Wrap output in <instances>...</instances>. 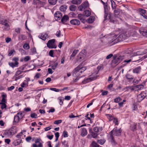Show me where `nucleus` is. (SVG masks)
<instances>
[{
  "instance_id": "nucleus-47",
  "label": "nucleus",
  "mask_w": 147,
  "mask_h": 147,
  "mask_svg": "<svg viewBox=\"0 0 147 147\" xmlns=\"http://www.w3.org/2000/svg\"><path fill=\"white\" fill-rule=\"evenodd\" d=\"M57 62L54 63V64L51 66V68L53 70H55L58 66Z\"/></svg>"
},
{
  "instance_id": "nucleus-42",
  "label": "nucleus",
  "mask_w": 147,
  "mask_h": 147,
  "mask_svg": "<svg viewBox=\"0 0 147 147\" xmlns=\"http://www.w3.org/2000/svg\"><path fill=\"white\" fill-rule=\"evenodd\" d=\"M110 141L112 144H115V142L114 140L113 137L112 135L111 134L110 137Z\"/></svg>"
},
{
  "instance_id": "nucleus-9",
  "label": "nucleus",
  "mask_w": 147,
  "mask_h": 147,
  "mask_svg": "<svg viewBox=\"0 0 147 147\" xmlns=\"http://www.w3.org/2000/svg\"><path fill=\"white\" fill-rule=\"evenodd\" d=\"M79 67H77L73 71L72 76L74 77H78L80 74V73L79 71Z\"/></svg>"
},
{
  "instance_id": "nucleus-31",
  "label": "nucleus",
  "mask_w": 147,
  "mask_h": 147,
  "mask_svg": "<svg viewBox=\"0 0 147 147\" xmlns=\"http://www.w3.org/2000/svg\"><path fill=\"white\" fill-rule=\"evenodd\" d=\"M144 87V86L142 84H140L138 85H136V90H140L142 89Z\"/></svg>"
},
{
  "instance_id": "nucleus-21",
  "label": "nucleus",
  "mask_w": 147,
  "mask_h": 147,
  "mask_svg": "<svg viewBox=\"0 0 147 147\" xmlns=\"http://www.w3.org/2000/svg\"><path fill=\"white\" fill-rule=\"evenodd\" d=\"M89 131L90 135L93 138H96L97 137V134L94 132L92 130L91 128H90L89 129Z\"/></svg>"
},
{
  "instance_id": "nucleus-2",
  "label": "nucleus",
  "mask_w": 147,
  "mask_h": 147,
  "mask_svg": "<svg viewBox=\"0 0 147 147\" xmlns=\"http://www.w3.org/2000/svg\"><path fill=\"white\" fill-rule=\"evenodd\" d=\"M24 116V115L22 112H20L18 113L14 117L13 122V124L14 125L18 123L20 120Z\"/></svg>"
},
{
  "instance_id": "nucleus-55",
  "label": "nucleus",
  "mask_w": 147,
  "mask_h": 147,
  "mask_svg": "<svg viewBox=\"0 0 147 147\" xmlns=\"http://www.w3.org/2000/svg\"><path fill=\"white\" fill-rule=\"evenodd\" d=\"M140 80H138L135 78L133 82V83L134 84H137L139 83L140 81Z\"/></svg>"
},
{
  "instance_id": "nucleus-48",
  "label": "nucleus",
  "mask_w": 147,
  "mask_h": 147,
  "mask_svg": "<svg viewBox=\"0 0 147 147\" xmlns=\"http://www.w3.org/2000/svg\"><path fill=\"white\" fill-rule=\"evenodd\" d=\"M92 147H99V145L96 142H93L91 144Z\"/></svg>"
},
{
  "instance_id": "nucleus-18",
  "label": "nucleus",
  "mask_w": 147,
  "mask_h": 147,
  "mask_svg": "<svg viewBox=\"0 0 147 147\" xmlns=\"http://www.w3.org/2000/svg\"><path fill=\"white\" fill-rule=\"evenodd\" d=\"M69 18L67 15H64L61 19V22L63 24H65V22L67 20H69Z\"/></svg>"
},
{
  "instance_id": "nucleus-64",
  "label": "nucleus",
  "mask_w": 147,
  "mask_h": 147,
  "mask_svg": "<svg viewBox=\"0 0 147 147\" xmlns=\"http://www.w3.org/2000/svg\"><path fill=\"white\" fill-rule=\"evenodd\" d=\"M53 52H53V50H50L49 53V55L51 57H53Z\"/></svg>"
},
{
  "instance_id": "nucleus-13",
  "label": "nucleus",
  "mask_w": 147,
  "mask_h": 147,
  "mask_svg": "<svg viewBox=\"0 0 147 147\" xmlns=\"http://www.w3.org/2000/svg\"><path fill=\"white\" fill-rule=\"evenodd\" d=\"M70 23L71 24L76 25H78L80 24V21L76 19H74L71 20Z\"/></svg>"
},
{
  "instance_id": "nucleus-19",
  "label": "nucleus",
  "mask_w": 147,
  "mask_h": 147,
  "mask_svg": "<svg viewBox=\"0 0 147 147\" xmlns=\"http://www.w3.org/2000/svg\"><path fill=\"white\" fill-rule=\"evenodd\" d=\"M12 130L11 129L9 130H5L4 132V134L8 136H10L14 134L13 132H12Z\"/></svg>"
},
{
  "instance_id": "nucleus-27",
  "label": "nucleus",
  "mask_w": 147,
  "mask_h": 147,
  "mask_svg": "<svg viewBox=\"0 0 147 147\" xmlns=\"http://www.w3.org/2000/svg\"><path fill=\"white\" fill-rule=\"evenodd\" d=\"M71 2L73 4H80L82 3V0H73Z\"/></svg>"
},
{
  "instance_id": "nucleus-3",
  "label": "nucleus",
  "mask_w": 147,
  "mask_h": 147,
  "mask_svg": "<svg viewBox=\"0 0 147 147\" xmlns=\"http://www.w3.org/2000/svg\"><path fill=\"white\" fill-rule=\"evenodd\" d=\"M2 97L1 102H0V105H1V108L2 109H6V105L5 104L6 99L5 98L7 97L6 94H3L2 95Z\"/></svg>"
},
{
  "instance_id": "nucleus-39",
  "label": "nucleus",
  "mask_w": 147,
  "mask_h": 147,
  "mask_svg": "<svg viewBox=\"0 0 147 147\" xmlns=\"http://www.w3.org/2000/svg\"><path fill=\"white\" fill-rule=\"evenodd\" d=\"M26 71H21L20 70H18L16 71V74L14 76H18L19 75L21 74L22 72H26Z\"/></svg>"
},
{
  "instance_id": "nucleus-61",
  "label": "nucleus",
  "mask_w": 147,
  "mask_h": 147,
  "mask_svg": "<svg viewBox=\"0 0 147 147\" xmlns=\"http://www.w3.org/2000/svg\"><path fill=\"white\" fill-rule=\"evenodd\" d=\"M50 89L51 90L54 91L56 92H59L60 90L59 89H57L55 88H51Z\"/></svg>"
},
{
  "instance_id": "nucleus-11",
  "label": "nucleus",
  "mask_w": 147,
  "mask_h": 147,
  "mask_svg": "<svg viewBox=\"0 0 147 147\" xmlns=\"http://www.w3.org/2000/svg\"><path fill=\"white\" fill-rule=\"evenodd\" d=\"M121 58V57L120 56L114 59L112 61V64L117 65L121 62L122 59Z\"/></svg>"
},
{
  "instance_id": "nucleus-29",
  "label": "nucleus",
  "mask_w": 147,
  "mask_h": 147,
  "mask_svg": "<svg viewBox=\"0 0 147 147\" xmlns=\"http://www.w3.org/2000/svg\"><path fill=\"white\" fill-rule=\"evenodd\" d=\"M112 8L113 9L116 8V5L115 3L113 0H110Z\"/></svg>"
},
{
  "instance_id": "nucleus-30",
  "label": "nucleus",
  "mask_w": 147,
  "mask_h": 147,
  "mask_svg": "<svg viewBox=\"0 0 147 147\" xmlns=\"http://www.w3.org/2000/svg\"><path fill=\"white\" fill-rule=\"evenodd\" d=\"M141 69V67H140L135 68L133 70V72L134 73H138L140 71Z\"/></svg>"
},
{
  "instance_id": "nucleus-26",
  "label": "nucleus",
  "mask_w": 147,
  "mask_h": 147,
  "mask_svg": "<svg viewBox=\"0 0 147 147\" xmlns=\"http://www.w3.org/2000/svg\"><path fill=\"white\" fill-rule=\"evenodd\" d=\"M95 20V18L94 16H91L88 19V22L89 23H93Z\"/></svg>"
},
{
  "instance_id": "nucleus-5",
  "label": "nucleus",
  "mask_w": 147,
  "mask_h": 147,
  "mask_svg": "<svg viewBox=\"0 0 147 147\" xmlns=\"http://www.w3.org/2000/svg\"><path fill=\"white\" fill-rule=\"evenodd\" d=\"M55 39L49 40L47 44V47L49 49L56 48L57 46L55 45Z\"/></svg>"
},
{
  "instance_id": "nucleus-59",
  "label": "nucleus",
  "mask_w": 147,
  "mask_h": 147,
  "mask_svg": "<svg viewBox=\"0 0 147 147\" xmlns=\"http://www.w3.org/2000/svg\"><path fill=\"white\" fill-rule=\"evenodd\" d=\"M63 135L64 137H67L68 136L67 132L66 131H64L63 132Z\"/></svg>"
},
{
  "instance_id": "nucleus-53",
  "label": "nucleus",
  "mask_w": 147,
  "mask_h": 147,
  "mask_svg": "<svg viewBox=\"0 0 147 147\" xmlns=\"http://www.w3.org/2000/svg\"><path fill=\"white\" fill-rule=\"evenodd\" d=\"M105 140H100L98 141V142L101 145L103 144L105 142Z\"/></svg>"
},
{
  "instance_id": "nucleus-38",
  "label": "nucleus",
  "mask_w": 147,
  "mask_h": 147,
  "mask_svg": "<svg viewBox=\"0 0 147 147\" xmlns=\"http://www.w3.org/2000/svg\"><path fill=\"white\" fill-rule=\"evenodd\" d=\"M141 55V53L140 51H138L136 52H134L133 53V55H131V57L136 56V55Z\"/></svg>"
},
{
  "instance_id": "nucleus-25",
  "label": "nucleus",
  "mask_w": 147,
  "mask_h": 147,
  "mask_svg": "<svg viewBox=\"0 0 147 147\" xmlns=\"http://www.w3.org/2000/svg\"><path fill=\"white\" fill-rule=\"evenodd\" d=\"M40 139L39 138L37 139L35 141V143L36 144H38V147H43V146L41 143L40 142Z\"/></svg>"
},
{
  "instance_id": "nucleus-10",
  "label": "nucleus",
  "mask_w": 147,
  "mask_h": 147,
  "mask_svg": "<svg viewBox=\"0 0 147 147\" xmlns=\"http://www.w3.org/2000/svg\"><path fill=\"white\" fill-rule=\"evenodd\" d=\"M54 17L56 20H59L62 17V14L60 11H57L54 14Z\"/></svg>"
},
{
  "instance_id": "nucleus-63",
  "label": "nucleus",
  "mask_w": 147,
  "mask_h": 147,
  "mask_svg": "<svg viewBox=\"0 0 147 147\" xmlns=\"http://www.w3.org/2000/svg\"><path fill=\"white\" fill-rule=\"evenodd\" d=\"M93 130L95 132H98L99 131L98 128L97 127H95L93 129Z\"/></svg>"
},
{
  "instance_id": "nucleus-54",
  "label": "nucleus",
  "mask_w": 147,
  "mask_h": 147,
  "mask_svg": "<svg viewBox=\"0 0 147 147\" xmlns=\"http://www.w3.org/2000/svg\"><path fill=\"white\" fill-rule=\"evenodd\" d=\"M62 122V120H56L54 122V124L58 125L61 123Z\"/></svg>"
},
{
  "instance_id": "nucleus-51",
  "label": "nucleus",
  "mask_w": 147,
  "mask_h": 147,
  "mask_svg": "<svg viewBox=\"0 0 147 147\" xmlns=\"http://www.w3.org/2000/svg\"><path fill=\"white\" fill-rule=\"evenodd\" d=\"M142 35L145 37H147V30H144L141 33Z\"/></svg>"
},
{
  "instance_id": "nucleus-34",
  "label": "nucleus",
  "mask_w": 147,
  "mask_h": 147,
  "mask_svg": "<svg viewBox=\"0 0 147 147\" xmlns=\"http://www.w3.org/2000/svg\"><path fill=\"white\" fill-rule=\"evenodd\" d=\"M104 7L105 10V12L107 13V12H108L109 9V7L108 6L107 3L106 4L104 5Z\"/></svg>"
},
{
  "instance_id": "nucleus-41",
  "label": "nucleus",
  "mask_w": 147,
  "mask_h": 147,
  "mask_svg": "<svg viewBox=\"0 0 147 147\" xmlns=\"http://www.w3.org/2000/svg\"><path fill=\"white\" fill-rule=\"evenodd\" d=\"M78 50H74V51H73L72 53V54L71 55V56L70 59L71 58V57H74L76 55L77 53L78 52Z\"/></svg>"
},
{
  "instance_id": "nucleus-35",
  "label": "nucleus",
  "mask_w": 147,
  "mask_h": 147,
  "mask_svg": "<svg viewBox=\"0 0 147 147\" xmlns=\"http://www.w3.org/2000/svg\"><path fill=\"white\" fill-rule=\"evenodd\" d=\"M19 60V58L18 57H14L12 59V60L15 61V64L16 65H18V61Z\"/></svg>"
},
{
  "instance_id": "nucleus-17",
  "label": "nucleus",
  "mask_w": 147,
  "mask_h": 147,
  "mask_svg": "<svg viewBox=\"0 0 147 147\" xmlns=\"http://www.w3.org/2000/svg\"><path fill=\"white\" fill-rule=\"evenodd\" d=\"M22 141V140L21 139H16L13 142V144L15 146H16L20 144Z\"/></svg>"
},
{
  "instance_id": "nucleus-45",
  "label": "nucleus",
  "mask_w": 147,
  "mask_h": 147,
  "mask_svg": "<svg viewBox=\"0 0 147 147\" xmlns=\"http://www.w3.org/2000/svg\"><path fill=\"white\" fill-rule=\"evenodd\" d=\"M113 10L114 12L115 15H117L119 14V11L118 9H116H116H114Z\"/></svg>"
},
{
  "instance_id": "nucleus-32",
  "label": "nucleus",
  "mask_w": 147,
  "mask_h": 147,
  "mask_svg": "<svg viewBox=\"0 0 147 147\" xmlns=\"http://www.w3.org/2000/svg\"><path fill=\"white\" fill-rule=\"evenodd\" d=\"M57 0H48L49 3L51 5H55L57 2Z\"/></svg>"
},
{
  "instance_id": "nucleus-46",
  "label": "nucleus",
  "mask_w": 147,
  "mask_h": 147,
  "mask_svg": "<svg viewBox=\"0 0 147 147\" xmlns=\"http://www.w3.org/2000/svg\"><path fill=\"white\" fill-rule=\"evenodd\" d=\"M136 124L135 123H134L131 126V130L134 131L136 130Z\"/></svg>"
},
{
  "instance_id": "nucleus-1",
  "label": "nucleus",
  "mask_w": 147,
  "mask_h": 147,
  "mask_svg": "<svg viewBox=\"0 0 147 147\" xmlns=\"http://www.w3.org/2000/svg\"><path fill=\"white\" fill-rule=\"evenodd\" d=\"M117 36V35H115L114 36L115 38H114L110 41V43L112 45H114L124 40L126 37V34H121L118 37Z\"/></svg>"
},
{
  "instance_id": "nucleus-20",
  "label": "nucleus",
  "mask_w": 147,
  "mask_h": 147,
  "mask_svg": "<svg viewBox=\"0 0 147 147\" xmlns=\"http://www.w3.org/2000/svg\"><path fill=\"white\" fill-rule=\"evenodd\" d=\"M84 54L82 52H80L77 56L78 58L77 59L78 60L80 61L82 59H83L84 58Z\"/></svg>"
},
{
  "instance_id": "nucleus-52",
  "label": "nucleus",
  "mask_w": 147,
  "mask_h": 147,
  "mask_svg": "<svg viewBox=\"0 0 147 147\" xmlns=\"http://www.w3.org/2000/svg\"><path fill=\"white\" fill-rule=\"evenodd\" d=\"M23 48L26 49H29V45L27 44H25L23 45Z\"/></svg>"
},
{
  "instance_id": "nucleus-23",
  "label": "nucleus",
  "mask_w": 147,
  "mask_h": 147,
  "mask_svg": "<svg viewBox=\"0 0 147 147\" xmlns=\"http://www.w3.org/2000/svg\"><path fill=\"white\" fill-rule=\"evenodd\" d=\"M108 115L110 118V119H109V121H111V120L113 119V122H114L115 123V125H118V123H117L118 121L117 119L116 118H113L110 115Z\"/></svg>"
},
{
  "instance_id": "nucleus-16",
  "label": "nucleus",
  "mask_w": 147,
  "mask_h": 147,
  "mask_svg": "<svg viewBox=\"0 0 147 147\" xmlns=\"http://www.w3.org/2000/svg\"><path fill=\"white\" fill-rule=\"evenodd\" d=\"M81 129V135L82 137L85 136L87 134V131L84 128H82Z\"/></svg>"
},
{
  "instance_id": "nucleus-43",
  "label": "nucleus",
  "mask_w": 147,
  "mask_h": 147,
  "mask_svg": "<svg viewBox=\"0 0 147 147\" xmlns=\"http://www.w3.org/2000/svg\"><path fill=\"white\" fill-rule=\"evenodd\" d=\"M122 100V99L120 97H118L114 99V102L116 103H118Z\"/></svg>"
},
{
  "instance_id": "nucleus-12",
  "label": "nucleus",
  "mask_w": 147,
  "mask_h": 147,
  "mask_svg": "<svg viewBox=\"0 0 147 147\" xmlns=\"http://www.w3.org/2000/svg\"><path fill=\"white\" fill-rule=\"evenodd\" d=\"M139 11L141 15L145 18L147 19V16L146 15V10L142 9H140Z\"/></svg>"
},
{
  "instance_id": "nucleus-40",
  "label": "nucleus",
  "mask_w": 147,
  "mask_h": 147,
  "mask_svg": "<svg viewBox=\"0 0 147 147\" xmlns=\"http://www.w3.org/2000/svg\"><path fill=\"white\" fill-rule=\"evenodd\" d=\"M15 64V63L13 62L9 63V65L13 68L15 67H17L18 66V65H16Z\"/></svg>"
},
{
  "instance_id": "nucleus-36",
  "label": "nucleus",
  "mask_w": 147,
  "mask_h": 147,
  "mask_svg": "<svg viewBox=\"0 0 147 147\" xmlns=\"http://www.w3.org/2000/svg\"><path fill=\"white\" fill-rule=\"evenodd\" d=\"M77 9L76 6L74 5H71L69 7V9L71 11H74Z\"/></svg>"
},
{
  "instance_id": "nucleus-37",
  "label": "nucleus",
  "mask_w": 147,
  "mask_h": 147,
  "mask_svg": "<svg viewBox=\"0 0 147 147\" xmlns=\"http://www.w3.org/2000/svg\"><path fill=\"white\" fill-rule=\"evenodd\" d=\"M67 6L66 5H62L60 7V10L61 11L64 12L66 10Z\"/></svg>"
},
{
  "instance_id": "nucleus-33",
  "label": "nucleus",
  "mask_w": 147,
  "mask_h": 147,
  "mask_svg": "<svg viewBox=\"0 0 147 147\" xmlns=\"http://www.w3.org/2000/svg\"><path fill=\"white\" fill-rule=\"evenodd\" d=\"M78 18L81 21H84V16L82 14H79L78 16Z\"/></svg>"
},
{
  "instance_id": "nucleus-15",
  "label": "nucleus",
  "mask_w": 147,
  "mask_h": 147,
  "mask_svg": "<svg viewBox=\"0 0 147 147\" xmlns=\"http://www.w3.org/2000/svg\"><path fill=\"white\" fill-rule=\"evenodd\" d=\"M0 24L4 25L7 28H9V26L7 23L6 20L5 19L2 20H0Z\"/></svg>"
},
{
  "instance_id": "nucleus-60",
  "label": "nucleus",
  "mask_w": 147,
  "mask_h": 147,
  "mask_svg": "<svg viewBox=\"0 0 147 147\" xmlns=\"http://www.w3.org/2000/svg\"><path fill=\"white\" fill-rule=\"evenodd\" d=\"M32 138L30 136L27 137L26 138V141L28 142H30V140H31Z\"/></svg>"
},
{
  "instance_id": "nucleus-7",
  "label": "nucleus",
  "mask_w": 147,
  "mask_h": 147,
  "mask_svg": "<svg viewBox=\"0 0 147 147\" xmlns=\"http://www.w3.org/2000/svg\"><path fill=\"white\" fill-rule=\"evenodd\" d=\"M89 7V3L88 1H85L80 5L78 7L79 9L82 11L85 9Z\"/></svg>"
},
{
  "instance_id": "nucleus-50",
  "label": "nucleus",
  "mask_w": 147,
  "mask_h": 147,
  "mask_svg": "<svg viewBox=\"0 0 147 147\" xmlns=\"http://www.w3.org/2000/svg\"><path fill=\"white\" fill-rule=\"evenodd\" d=\"M59 100V104L60 105H61L63 102V97H59L58 98Z\"/></svg>"
},
{
  "instance_id": "nucleus-22",
  "label": "nucleus",
  "mask_w": 147,
  "mask_h": 147,
  "mask_svg": "<svg viewBox=\"0 0 147 147\" xmlns=\"http://www.w3.org/2000/svg\"><path fill=\"white\" fill-rule=\"evenodd\" d=\"M18 38L19 40H23L26 39L27 36L24 34H21L18 36Z\"/></svg>"
},
{
  "instance_id": "nucleus-57",
  "label": "nucleus",
  "mask_w": 147,
  "mask_h": 147,
  "mask_svg": "<svg viewBox=\"0 0 147 147\" xmlns=\"http://www.w3.org/2000/svg\"><path fill=\"white\" fill-rule=\"evenodd\" d=\"M22 133L20 132L19 134H18L16 136V137L18 139H20L22 135Z\"/></svg>"
},
{
  "instance_id": "nucleus-28",
  "label": "nucleus",
  "mask_w": 147,
  "mask_h": 147,
  "mask_svg": "<svg viewBox=\"0 0 147 147\" xmlns=\"http://www.w3.org/2000/svg\"><path fill=\"white\" fill-rule=\"evenodd\" d=\"M83 14L85 16L88 17L91 15V13L89 10H86L84 11Z\"/></svg>"
},
{
  "instance_id": "nucleus-6",
  "label": "nucleus",
  "mask_w": 147,
  "mask_h": 147,
  "mask_svg": "<svg viewBox=\"0 0 147 147\" xmlns=\"http://www.w3.org/2000/svg\"><path fill=\"white\" fill-rule=\"evenodd\" d=\"M122 131L121 128L117 129L116 128H115L111 131V133L112 135L117 136H119L121 135Z\"/></svg>"
},
{
  "instance_id": "nucleus-14",
  "label": "nucleus",
  "mask_w": 147,
  "mask_h": 147,
  "mask_svg": "<svg viewBox=\"0 0 147 147\" xmlns=\"http://www.w3.org/2000/svg\"><path fill=\"white\" fill-rule=\"evenodd\" d=\"M48 35L47 34L42 33L38 36V37L43 40H45L47 37Z\"/></svg>"
},
{
  "instance_id": "nucleus-24",
  "label": "nucleus",
  "mask_w": 147,
  "mask_h": 147,
  "mask_svg": "<svg viewBox=\"0 0 147 147\" xmlns=\"http://www.w3.org/2000/svg\"><path fill=\"white\" fill-rule=\"evenodd\" d=\"M77 67H79V68H79V71H80V73L81 74L87 69L86 67H82L81 65H79Z\"/></svg>"
},
{
  "instance_id": "nucleus-62",
  "label": "nucleus",
  "mask_w": 147,
  "mask_h": 147,
  "mask_svg": "<svg viewBox=\"0 0 147 147\" xmlns=\"http://www.w3.org/2000/svg\"><path fill=\"white\" fill-rule=\"evenodd\" d=\"M62 143V144L64 145V146H65V147H67V143L65 140H64V141H63Z\"/></svg>"
},
{
  "instance_id": "nucleus-58",
  "label": "nucleus",
  "mask_w": 147,
  "mask_h": 147,
  "mask_svg": "<svg viewBox=\"0 0 147 147\" xmlns=\"http://www.w3.org/2000/svg\"><path fill=\"white\" fill-rule=\"evenodd\" d=\"M14 52H15V50L14 49L11 50V51L9 52L8 54V56H11Z\"/></svg>"
},
{
  "instance_id": "nucleus-44",
  "label": "nucleus",
  "mask_w": 147,
  "mask_h": 147,
  "mask_svg": "<svg viewBox=\"0 0 147 147\" xmlns=\"http://www.w3.org/2000/svg\"><path fill=\"white\" fill-rule=\"evenodd\" d=\"M126 78L129 81H131L132 80H133L134 78L133 76H126Z\"/></svg>"
},
{
  "instance_id": "nucleus-49",
  "label": "nucleus",
  "mask_w": 147,
  "mask_h": 147,
  "mask_svg": "<svg viewBox=\"0 0 147 147\" xmlns=\"http://www.w3.org/2000/svg\"><path fill=\"white\" fill-rule=\"evenodd\" d=\"M37 115L35 113H32L30 114V116L32 118H36L37 117Z\"/></svg>"
},
{
  "instance_id": "nucleus-8",
  "label": "nucleus",
  "mask_w": 147,
  "mask_h": 147,
  "mask_svg": "<svg viewBox=\"0 0 147 147\" xmlns=\"http://www.w3.org/2000/svg\"><path fill=\"white\" fill-rule=\"evenodd\" d=\"M90 77L85 79L82 82V83L83 84H86L88 82L92 81L96 79V76H90Z\"/></svg>"
},
{
  "instance_id": "nucleus-56",
  "label": "nucleus",
  "mask_w": 147,
  "mask_h": 147,
  "mask_svg": "<svg viewBox=\"0 0 147 147\" xmlns=\"http://www.w3.org/2000/svg\"><path fill=\"white\" fill-rule=\"evenodd\" d=\"M30 59V57L29 56H26L24 58V60L26 62L28 61Z\"/></svg>"
},
{
  "instance_id": "nucleus-4",
  "label": "nucleus",
  "mask_w": 147,
  "mask_h": 147,
  "mask_svg": "<svg viewBox=\"0 0 147 147\" xmlns=\"http://www.w3.org/2000/svg\"><path fill=\"white\" fill-rule=\"evenodd\" d=\"M147 96V91L145 90L142 92L137 96V100L139 102L142 101Z\"/></svg>"
}]
</instances>
